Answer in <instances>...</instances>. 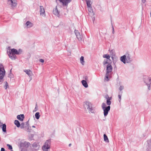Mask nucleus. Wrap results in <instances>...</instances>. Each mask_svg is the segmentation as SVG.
I'll use <instances>...</instances> for the list:
<instances>
[{
	"mask_svg": "<svg viewBox=\"0 0 151 151\" xmlns=\"http://www.w3.org/2000/svg\"><path fill=\"white\" fill-rule=\"evenodd\" d=\"M122 93V92H121V93H119V94L118 95V97L119 98V102H121V96Z\"/></svg>",
	"mask_w": 151,
	"mask_h": 151,
	"instance_id": "obj_30",
	"label": "nucleus"
},
{
	"mask_svg": "<svg viewBox=\"0 0 151 151\" xmlns=\"http://www.w3.org/2000/svg\"><path fill=\"white\" fill-rule=\"evenodd\" d=\"M27 131L28 132H30L31 131V129L29 127H28L27 129Z\"/></svg>",
	"mask_w": 151,
	"mask_h": 151,
	"instance_id": "obj_39",
	"label": "nucleus"
},
{
	"mask_svg": "<svg viewBox=\"0 0 151 151\" xmlns=\"http://www.w3.org/2000/svg\"><path fill=\"white\" fill-rule=\"evenodd\" d=\"M145 0H142V1L143 3L145 2Z\"/></svg>",
	"mask_w": 151,
	"mask_h": 151,
	"instance_id": "obj_44",
	"label": "nucleus"
},
{
	"mask_svg": "<svg viewBox=\"0 0 151 151\" xmlns=\"http://www.w3.org/2000/svg\"><path fill=\"white\" fill-rule=\"evenodd\" d=\"M109 75V74H107V73H106V76H105V79H107L106 80L107 81H108L109 80V79L108 78Z\"/></svg>",
	"mask_w": 151,
	"mask_h": 151,
	"instance_id": "obj_34",
	"label": "nucleus"
},
{
	"mask_svg": "<svg viewBox=\"0 0 151 151\" xmlns=\"http://www.w3.org/2000/svg\"><path fill=\"white\" fill-rule=\"evenodd\" d=\"M88 77L86 76H84V77H83V78L85 79L84 80H85L86 81H88Z\"/></svg>",
	"mask_w": 151,
	"mask_h": 151,
	"instance_id": "obj_36",
	"label": "nucleus"
},
{
	"mask_svg": "<svg viewBox=\"0 0 151 151\" xmlns=\"http://www.w3.org/2000/svg\"><path fill=\"white\" fill-rule=\"evenodd\" d=\"M5 72L3 65L0 64V84H2L3 81V78L5 75Z\"/></svg>",
	"mask_w": 151,
	"mask_h": 151,
	"instance_id": "obj_3",
	"label": "nucleus"
},
{
	"mask_svg": "<svg viewBox=\"0 0 151 151\" xmlns=\"http://www.w3.org/2000/svg\"><path fill=\"white\" fill-rule=\"evenodd\" d=\"M1 151H5L4 148L3 147H2L1 149Z\"/></svg>",
	"mask_w": 151,
	"mask_h": 151,
	"instance_id": "obj_42",
	"label": "nucleus"
},
{
	"mask_svg": "<svg viewBox=\"0 0 151 151\" xmlns=\"http://www.w3.org/2000/svg\"><path fill=\"white\" fill-rule=\"evenodd\" d=\"M11 151H13V150H11Z\"/></svg>",
	"mask_w": 151,
	"mask_h": 151,
	"instance_id": "obj_50",
	"label": "nucleus"
},
{
	"mask_svg": "<svg viewBox=\"0 0 151 151\" xmlns=\"http://www.w3.org/2000/svg\"><path fill=\"white\" fill-rule=\"evenodd\" d=\"M37 110H38V107H37V105L36 104V106H35V109L33 111V112L36 111H37Z\"/></svg>",
	"mask_w": 151,
	"mask_h": 151,
	"instance_id": "obj_37",
	"label": "nucleus"
},
{
	"mask_svg": "<svg viewBox=\"0 0 151 151\" xmlns=\"http://www.w3.org/2000/svg\"><path fill=\"white\" fill-rule=\"evenodd\" d=\"M88 11L89 12H90L91 13L93 12V9L92 8V6L88 7Z\"/></svg>",
	"mask_w": 151,
	"mask_h": 151,
	"instance_id": "obj_33",
	"label": "nucleus"
},
{
	"mask_svg": "<svg viewBox=\"0 0 151 151\" xmlns=\"http://www.w3.org/2000/svg\"><path fill=\"white\" fill-rule=\"evenodd\" d=\"M39 61L41 62V63H43L44 62V60L43 59H40L39 60Z\"/></svg>",
	"mask_w": 151,
	"mask_h": 151,
	"instance_id": "obj_41",
	"label": "nucleus"
},
{
	"mask_svg": "<svg viewBox=\"0 0 151 151\" xmlns=\"http://www.w3.org/2000/svg\"><path fill=\"white\" fill-rule=\"evenodd\" d=\"M103 57L104 58H106L107 60H109V61H110L111 62L110 63H111V61L109 59L110 58V56L108 54L104 55H103Z\"/></svg>",
	"mask_w": 151,
	"mask_h": 151,
	"instance_id": "obj_25",
	"label": "nucleus"
},
{
	"mask_svg": "<svg viewBox=\"0 0 151 151\" xmlns=\"http://www.w3.org/2000/svg\"><path fill=\"white\" fill-rule=\"evenodd\" d=\"M109 96L108 95L106 96L105 98L106 99H108V98Z\"/></svg>",
	"mask_w": 151,
	"mask_h": 151,
	"instance_id": "obj_43",
	"label": "nucleus"
},
{
	"mask_svg": "<svg viewBox=\"0 0 151 151\" xmlns=\"http://www.w3.org/2000/svg\"><path fill=\"white\" fill-rule=\"evenodd\" d=\"M113 68L111 65L110 64H108L106 66V72L107 74H109L111 73L112 71Z\"/></svg>",
	"mask_w": 151,
	"mask_h": 151,
	"instance_id": "obj_12",
	"label": "nucleus"
},
{
	"mask_svg": "<svg viewBox=\"0 0 151 151\" xmlns=\"http://www.w3.org/2000/svg\"><path fill=\"white\" fill-rule=\"evenodd\" d=\"M109 60H107L106 61H105V60H104L103 62V64L104 65H105L106 64H110V63L109 62Z\"/></svg>",
	"mask_w": 151,
	"mask_h": 151,
	"instance_id": "obj_32",
	"label": "nucleus"
},
{
	"mask_svg": "<svg viewBox=\"0 0 151 151\" xmlns=\"http://www.w3.org/2000/svg\"><path fill=\"white\" fill-rule=\"evenodd\" d=\"M109 50L111 55L113 56L115 55V50L114 49H109Z\"/></svg>",
	"mask_w": 151,
	"mask_h": 151,
	"instance_id": "obj_19",
	"label": "nucleus"
},
{
	"mask_svg": "<svg viewBox=\"0 0 151 151\" xmlns=\"http://www.w3.org/2000/svg\"><path fill=\"white\" fill-rule=\"evenodd\" d=\"M104 140L106 142H109V140L106 134H104Z\"/></svg>",
	"mask_w": 151,
	"mask_h": 151,
	"instance_id": "obj_26",
	"label": "nucleus"
},
{
	"mask_svg": "<svg viewBox=\"0 0 151 151\" xmlns=\"http://www.w3.org/2000/svg\"><path fill=\"white\" fill-rule=\"evenodd\" d=\"M53 12L54 14L58 17L60 15L59 12L58 10L57 6L53 9Z\"/></svg>",
	"mask_w": 151,
	"mask_h": 151,
	"instance_id": "obj_14",
	"label": "nucleus"
},
{
	"mask_svg": "<svg viewBox=\"0 0 151 151\" xmlns=\"http://www.w3.org/2000/svg\"><path fill=\"white\" fill-rule=\"evenodd\" d=\"M71 144H70H70H69V147H70V146H71Z\"/></svg>",
	"mask_w": 151,
	"mask_h": 151,
	"instance_id": "obj_46",
	"label": "nucleus"
},
{
	"mask_svg": "<svg viewBox=\"0 0 151 151\" xmlns=\"http://www.w3.org/2000/svg\"><path fill=\"white\" fill-rule=\"evenodd\" d=\"M85 104V105L87 107L89 112L94 113L95 110L92 106V104L89 101H86Z\"/></svg>",
	"mask_w": 151,
	"mask_h": 151,
	"instance_id": "obj_4",
	"label": "nucleus"
},
{
	"mask_svg": "<svg viewBox=\"0 0 151 151\" xmlns=\"http://www.w3.org/2000/svg\"><path fill=\"white\" fill-rule=\"evenodd\" d=\"M35 118L38 119H39L40 115V113L39 112H37L36 113L35 115Z\"/></svg>",
	"mask_w": 151,
	"mask_h": 151,
	"instance_id": "obj_28",
	"label": "nucleus"
},
{
	"mask_svg": "<svg viewBox=\"0 0 151 151\" xmlns=\"http://www.w3.org/2000/svg\"><path fill=\"white\" fill-rule=\"evenodd\" d=\"M24 124L23 123H22L21 124H20L21 125L20 127L22 129L24 128Z\"/></svg>",
	"mask_w": 151,
	"mask_h": 151,
	"instance_id": "obj_40",
	"label": "nucleus"
},
{
	"mask_svg": "<svg viewBox=\"0 0 151 151\" xmlns=\"http://www.w3.org/2000/svg\"><path fill=\"white\" fill-rule=\"evenodd\" d=\"M86 2V4L87 5V7H90L92 6L91 4L92 3L91 1L90 0H85Z\"/></svg>",
	"mask_w": 151,
	"mask_h": 151,
	"instance_id": "obj_21",
	"label": "nucleus"
},
{
	"mask_svg": "<svg viewBox=\"0 0 151 151\" xmlns=\"http://www.w3.org/2000/svg\"><path fill=\"white\" fill-rule=\"evenodd\" d=\"M112 28H113V32H114V28L113 27Z\"/></svg>",
	"mask_w": 151,
	"mask_h": 151,
	"instance_id": "obj_47",
	"label": "nucleus"
},
{
	"mask_svg": "<svg viewBox=\"0 0 151 151\" xmlns=\"http://www.w3.org/2000/svg\"><path fill=\"white\" fill-rule=\"evenodd\" d=\"M24 71L29 77L31 76L32 73L30 70H27Z\"/></svg>",
	"mask_w": 151,
	"mask_h": 151,
	"instance_id": "obj_20",
	"label": "nucleus"
},
{
	"mask_svg": "<svg viewBox=\"0 0 151 151\" xmlns=\"http://www.w3.org/2000/svg\"><path fill=\"white\" fill-rule=\"evenodd\" d=\"M32 127H33V128H35V126H34V125L32 126Z\"/></svg>",
	"mask_w": 151,
	"mask_h": 151,
	"instance_id": "obj_45",
	"label": "nucleus"
},
{
	"mask_svg": "<svg viewBox=\"0 0 151 151\" xmlns=\"http://www.w3.org/2000/svg\"><path fill=\"white\" fill-rule=\"evenodd\" d=\"M14 123L18 127L20 126V124L19 122L17 120H15L14 121Z\"/></svg>",
	"mask_w": 151,
	"mask_h": 151,
	"instance_id": "obj_24",
	"label": "nucleus"
},
{
	"mask_svg": "<svg viewBox=\"0 0 151 151\" xmlns=\"http://www.w3.org/2000/svg\"><path fill=\"white\" fill-rule=\"evenodd\" d=\"M32 146L34 148H36V150H38L39 148V146L38 145V144L36 142L34 143L33 144Z\"/></svg>",
	"mask_w": 151,
	"mask_h": 151,
	"instance_id": "obj_23",
	"label": "nucleus"
},
{
	"mask_svg": "<svg viewBox=\"0 0 151 151\" xmlns=\"http://www.w3.org/2000/svg\"><path fill=\"white\" fill-rule=\"evenodd\" d=\"M25 25L26 27L28 28L31 27H32L33 26V24L30 22L28 21L26 23Z\"/></svg>",
	"mask_w": 151,
	"mask_h": 151,
	"instance_id": "obj_17",
	"label": "nucleus"
},
{
	"mask_svg": "<svg viewBox=\"0 0 151 151\" xmlns=\"http://www.w3.org/2000/svg\"><path fill=\"white\" fill-rule=\"evenodd\" d=\"M124 89V86L123 85H121L119 88V89L121 93L122 91Z\"/></svg>",
	"mask_w": 151,
	"mask_h": 151,
	"instance_id": "obj_31",
	"label": "nucleus"
},
{
	"mask_svg": "<svg viewBox=\"0 0 151 151\" xmlns=\"http://www.w3.org/2000/svg\"><path fill=\"white\" fill-rule=\"evenodd\" d=\"M7 146L8 147V148L9 150H12V147L11 145L8 144H7Z\"/></svg>",
	"mask_w": 151,
	"mask_h": 151,
	"instance_id": "obj_35",
	"label": "nucleus"
},
{
	"mask_svg": "<svg viewBox=\"0 0 151 151\" xmlns=\"http://www.w3.org/2000/svg\"><path fill=\"white\" fill-rule=\"evenodd\" d=\"M29 144V143L27 142L24 140H22L19 143V145L21 150H23L24 148L28 147Z\"/></svg>",
	"mask_w": 151,
	"mask_h": 151,
	"instance_id": "obj_6",
	"label": "nucleus"
},
{
	"mask_svg": "<svg viewBox=\"0 0 151 151\" xmlns=\"http://www.w3.org/2000/svg\"><path fill=\"white\" fill-rule=\"evenodd\" d=\"M101 107L104 111V116H106L108 115L110 109V106L109 105L106 106V104L103 103L101 105Z\"/></svg>",
	"mask_w": 151,
	"mask_h": 151,
	"instance_id": "obj_2",
	"label": "nucleus"
},
{
	"mask_svg": "<svg viewBox=\"0 0 151 151\" xmlns=\"http://www.w3.org/2000/svg\"><path fill=\"white\" fill-rule=\"evenodd\" d=\"M81 83L86 88H87L88 86L87 83L85 80H83L81 81Z\"/></svg>",
	"mask_w": 151,
	"mask_h": 151,
	"instance_id": "obj_18",
	"label": "nucleus"
},
{
	"mask_svg": "<svg viewBox=\"0 0 151 151\" xmlns=\"http://www.w3.org/2000/svg\"><path fill=\"white\" fill-rule=\"evenodd\" d=\"M74 32L78 40L79 41H82V36L81 35L80 32L78 31V30H75L74 31Z\"/></svg>",
	"mask_w": 151,
	"mask_h": 151,
	"instance_id": "obj_9",
	"label": "nucleus"
},
{
	"mask_svg": "<svg viewBox=\"0 0 151 151\" xmlns=\"http://www.w3.org/2000/svg\"><path fill=\"white\" fill-rule=\"evenodd\" d=\"M21 50L20 49L18 51L16 49H12L11 50H9V51H8V50H7V52L9 56V57L11 58L12 59L15 60L16 58V55H19L20 54V51Z\"/></svg>",
	"mask_w": 151,
	"mask_h": 151,
	"instance_id": "obj_1",
	"label": "nucleus"
},
{
	"mask_svg": "<svg viewBox=\"0 0 151 151\" xmlns=\"http://www.w3.org/2000/svg\"><path fill=\"white\" fill-rule=\"evenodd\" d=\"M111 58H112V59H113V56L111 57Z\"/></svg>",
	"mask_w": 151,
	"mask_h": 151,
	"instance_id": "obj_49",
	"label": "nucleus"
},
{
	"mask_svg": "<svg viewBox=\"0 0 151 151\" xmlns=\"http://www.w3.org/2000/svg\"><path fill=\"white\" fill-rule=\"evenodd\" d=\"M40 14L41 16L43 17L45 16V9L42 6H40Z\"/></svg>",
	"mask_w": 151,
	"mask_h": 151,
	"instance_id": "obj_11",
	"label": "nucleus"
},
{
	"mask_svg": "<svg viewBox=\"0 0 151 151\" xmlns=\"http://www.w3.org/2000/svg\"><path fill=\"white\" fill-rule=\"evenodd\" d=\"M144 78V81L148 86V89L150 90V85L151 84V79L148 76H145Z\"/></svg>",
	"mask_w": 151,
	"mask_h": 151,
	"instance_id": "obj_7",
	"label": "nucleus"
},
{
	"mask_svg": "<svg viewBox=\"0 0 151 151\" xmlns=\"http://www.w3.org/2000/svg\"><path fill=\"white\" fill-rule=\"evenodd\" d=\"M50 147V139H49L46 141L44 145L42 147L44 151H49Z\"/></svg>",
	"mask_w": 151,
	"mask_h": 151,
	"instance_id": "obj_5",
	"label": "nucleus"
},
{
	"mask_svg": "<svg viewBox=\"0 0 151 151\" xmlns=\"http://www.w3.org/2000/svg\"><path fill=\"white\" fill-rule=\"evenodd\" d=\"M8 86V83H7V82H6V83H5V89H6Z\"/></svg>",
	"mask_w": 151,
	"mask_h": 151,
	"instance_id": "obj_38",
	"label": "nucleus"
},
{
	"mask_svg": "<svg viewBox=\"0 0 151 151\" xmlns=\"http://www.w3.org/2000/svg\"><path fill=\"white\" fill-rule=\"evenodd\" d=\"M63 6H67L71 0H58Z\"/></svg>",
	"mask_w": 151,
	"mask_h": 151,
	"instance_id": "obj_10",
	"label": "nucleus"
},
{
	"mask_svg": "<svg viewBox=\"0 0 151 151\" xmlns=\"http://www.w3.org/2000/svg\"><path fill=\"white\" fill-rule=\"evenodd\" d=\"M21 151H25L24 150H21Z\"/></svg>",
	"mask_w": 151,
	"mask_h": 151,
	"instance_id": "obj_48",
	"label": "nucleus"
},
{
	"mask_svg": "<svg viewBox=\"0 0 151 151\" xmlns=\"http://www.w3.org/2000/svg\"><path fill=\"white\" fill-rule=\"evenodd\" d=\"M2 129L3 132H6V125L5 124L2 125Z\"/></svg>",
	"mask_w": 151,
	"mask_h": 151,
	"instance_id": "obj_27",
	"label": "nucleus"
},
{
	"mask_svg": "<svg viewBox=\"0 0 151 151\" xmlns=\"http://www.w3.org/2000/svg\"><path fill=\"white\" fill-rule=\"evenodd\" d=\"M80 61L82 65L84 64V57L83 56H81L80 58Z\"/></svg>",
	"mask_w": 151,
	"mask_h": 151,
	"instance_id": "obj_29",
	"label": "nucleus"
},
{
	"mask_svg": "<svg viewBox=\"0 0 151 151\" xmlns=\"http://www.w3.org/2000/svg\"><path fill=\"white\" fill-rule=\"evenodd\" d=\"M17 118L21 121H22L24 118V115L23 114L18 115L17 116Z\"/></svg>",
	"mask_w": 151,
	"mask_h": 151,
	"instance_id": "obj_16",
	"label": "nucleus"
},
{
	"mask_svg": "<svg viewBox=\"0 0 151 151\" xmlns=\"http://www.w3.org/2000/svg\"><path fill=\"white\" fill-rule=\"evenodd\" d=\"M16 0H8V2L9 4L11 5V7L12 8L15 7L17 5L16 3Z\"/></svg>",
	"mask_w": 151,
	"mask_h": 151,
	"instance_id": "obj_8",
	"label": "nucleus"
},
{
	"mask_svg": "<svg viewBox=\"0 0 151 151\" xmlns=\"http://www.w3.org/2000/svg\"><path fill=\"white\" fill-rule=\"evenodd\" d=\"M126 63H129L132 61V59L130 58L131 56L129 54H126Z\"/></svg>",
	"mask_w": 151,
	"mask_h": 151,
	"instance_id": "obj_13",
	"label": "nucleus"
},
{
	"mask_svg": "<svg viewBox=\"0 0 151 151\" xmlns=\"http://www.w3.org/2000/svg\"><path fill=\"white\" fill-rule=\"evenodd\" d=\"M111 97H109L108 98V99L106 100V104L108 105H110L111 104Z\"/></svg>",
	"mask_w": 151,
	"mask_h": 151,
	"instance_id": "obj_22",
	"label": "nucleus"
},
{
	"mask_svg": "<svg viewBox=\"0 0 151 151\" xmlns=\"http://www.w3.org/2000/svg\"><path fill=\"white\" fill-rule=\"evenodd\" d=\"M126 55H124L120 58V60L124 64L126 63Z\"/></svg>",
	"mask_w": 151,
	"mask_h": 151,
	"instance_id": "obj_15",
	"label": "nucleus"
}]
</instances>
